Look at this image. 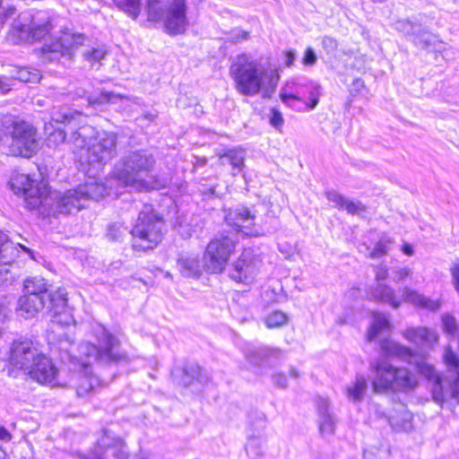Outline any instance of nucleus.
I'll list each match as a JSON object with an SVG mask.
<instances>
[{
	"label": "nucleus",
	"instance_id": "obj_63",
	"mask_svg": "<svg viewBox=\"0 0 459 459\" xmlns=\"http://www.w3.org/2000/svg\"><path fill=\"white\" fill-rule=\"evenodd\" d=\"M281 99L282 101L287 102L289 100H298L297 97H295L292 94H287V93H281Z\"/></svg>",
	"mask_w": 459,
	"mask_h": 459
},
{
	"label": "nucleus",
	"instance_id": "obj_39",
	"mask_svg": "<svg viewBox=\"0 0 459 459\" xmlns=\"http://www.w3.org/2000/svg\"><path fill=\"white\" fill-rule=\"evenodd\" d=\"M274 353L275 351L267 347H262L255 350H248L246 357L251 364L259 366L265 362V360Z\"/></svg>",
	"mask_w": 459,
	"mask_h": 459
},
{
	"label": "nucleus",
	"instance_id": "obj_26",
	"mask_svg": "<svg viewBox=\"0 0 459 459\" xmlns=\"http://www.w3.org/2000/svg\"><path fill=\"white\" fill-rule=\"evenodd\" d=\"M177 267L184 277L198 278L202 273L201 261L195 255H180L177 260Z\"/></svg>",
	"mask_w": 459,
	"mask_h": 459
},
{
	"label": "nucleus",
	"instance_id": "obj_53",
	"mask_svg": "<svg viewBox=\"0 0 459 459\" xmlns=\"http://www.w3.org/2000/svg\"><path fill=\"white\" fill-rule=\"evenodd\" d=\"M321 94V87L319 85H316L311 91V99L308 107L310 109H314L319 101V95Z\"/></svg>",
	"mask_w": 459,
	"mask_h": 459
},
{
	"label": "nucleus",
	"instance_id": "obj_57",
	"mask_svg": "<svg viewBox=\"0 0 459 459\" xmlns=\"http://www.w3.org/2000/svg\"><path fill=\"white\" fill-rule=\"evenodd\" d=\"M199 191L206 198H211V197H213V196H218V194L216 192L215 186H203L200 188Z\"/></svg>",
	"mask_w": 459,
	"mask_h": 459
},
{
	"label": "nucleus",
	"instance_id": "obj_12",
	"mask_svg": "<svg viewBox=\"0 0 459 459\" xmlns=\"http://www.w3.org/2000/svg\"><path fill=\"white\" fill-rule=\"evenodd\" d=\"M236 241L229 236L216 237L208 244L204 260L207 270L221 273L235 250Z\"/></svg>",
	"mask_w": 459,
	"mask_h": 459
},
{
	"label": "nucleus",
	"instance_id": "obj_14",
	"mask_svg": "<svg viewBox=\"0 0 459 459\" xmlns=\"http://www.w3.org/2000/svg\"><path fill=\"white\" fill-rule=\"evenodd\" d=\"M10 185L15 194H23L25 205L30 210L39 207L48 195L46 186L43 188L35 186V181L26 174L14 176Z\"/></svg>",
	"mask_w": 459,
	"mask_h": 459
},
{
	"label": "nucleus",
	"instance_id": "obj_11",
	"mask_svg": "<svg viewBox=\"0 0 459 459\" xmlns=\"http://www.w3.org/2000/svg\"><path fill=\"white\" fill-rule=\"evenodd\" d=\"M10 153L13 156L30 157L38 148L35 129L25 121H14L11 131Z\"/></svg>",
	"mask_w": 459,
	"mask_h": 459
},
{
	"label": "nucleus",
	"instance_id": "obj_43",
	"mask_svg": "<svg viewBox=\"0 0 459 459\" xmlns=\"http://www.w3.org/2000/svg\"><path fill=\"white\" fill-rule=\"evenodd\" d=\"M325 197L333 203V207L342 210L348 198L333 189H328L325 192Z\"/></svg>",
	"mask_w": 459,
	"mask_h": 459
},
{
	"label": "nucleus",
	"instance_id": "obj_20",
	"mask_svg": "<svg viewBox=\"0 0 459 459\" xmlns=\"http://www.w3.org/2000/svg\"><path fill=\"white\" fill-rule=\"evenodd\" d=\"M257 264L251 261L248 254H242L240 258L235 262L230 271V277L238 282L245 284L251 283L257 274Z\"/></svg>",
	"mask_w": 459,
	"mask_h": 459
},
{
	"label": "nucleus",
	"instance_id": "obj_59",
	"mask_svg": "<svg viewBox=\"0 0 459 459\" xmlns=\"http://www.w3.org/2000/svg\"><path fill=\"white\" fill-rule=\"evenodd\" d=\"M285 56H286V60H285L286 65L287 66L292 65L293 62L296 59V53H295V51H293V50L286 51L285 52Z\"/></svg>",
	"mask_w": 459,
	"mask_h": 459
},
{
	"label": "nucleus",
	"instance_id": "obj_27",
	"mask_svg": "<svg viewBox=\"0 0 459 459\" xmlns=\"http://www.w3.org/2000/svg\"><path fill=\"white\" fill-rule=\"evenodd\" d=\"M402 293L403 300L413 306L426 308L431 311L437 310L440 307V303L437 300L430 299L425 297L423 294L409 287H404L402 290Z\"/></svg>",
	"mask_w": 459,
	"mask_h": 459
},
{
	"label": "nucleus",
	"instance_id": "obj_22",
	"mask_svg": "<svg viewBox=\"0 0 459 459\" xmlns=\"http://www.w3.org/2000/svg\"><path fill=\"white\" fill-rule=\"evenodd\" d=\"M402 335L410 342L429 348H432L438 341L437 332L425 326L408 327L402 332Z\"/></svg>",
	"mask_w": 459,
	"mask_h": 459
},
{
	"label": "nucleus",
	"instance_id": "obj_4",
	"mask_svg": "<svg viewBox=\"0 0 459 459\" xmlns=\"http://www.w3.org/2000/svg\"><path fill=\"white\" fill-rule=\"evenodd\" d=\"M156 163L152 152L145 149L126 152L117 164L114 176L125 186L143 191L152 187L151 172Z\"/></svg>",
	"mask_w": 459,
	"mask_h": 459
},
{
	"label": "nucleus",
	"instance_id": "obj_16",
	"mask_svg": "<svg viewBox=\"0 0 459 459\" xmlns=\"http://www.w3.org/2000/svg\"><path fill=\"white\" fill-rule=\"evenodd\" d=\"M226 222L238 232L247 236H256L255 214L249 208L241 206L229 209L225 213Z\"/></svg>",
	"mask_w": 459,
	"mask_h": 459
},
{
	"label": "nucleus",
	"instance_id": "obj_19",
	"mask_svg": "<svg viewBox=\"0 0 459 459\" xmlns=\"http://www.w3.org/2000/svg\"><path fill=\"white\" fill-rule=\"evenodd\" d=\"M113 450L116 459H127L128 453L122 439L115 437L109 431H104V435L98 440L97 446L85 459H103V450Z\"/></svg>",
	"mask_w": 459,
	"mask_h": 459
},
{
	"label": "nucleus",
	"instance_id": "obj_52",
	"mask_svg": "<svg viewBox=\"0 0 459 459\" xmlns=\"http://www.w3.org/2000/svg\"><path fill=\"white\" fill-rule=\"evenodd\" d=\"M317 57L311 48H307L305 51L302 63L305 65L312 66L316 63Z\"/></svg>",
	"mask_w": 459,
	"mask_h": 459
},
{
	"label": "nucleus",
	"instance_id": "obj_23",
	"mask_svg": "<svg viewBox=\"0 0 459 459\" xmlns=\"http://www.w3.org/2000/svg\"><path fill=\"white\" fill-rule=\"evenodd\" d=\"M84 206L83 197L77 187L67 190L58 197L56 211L59 213L71 214L79 212Z\"/></svg>",
	"mask_w": 459,
	"mask_h": 459
},
{
	"label": "nucleus",
	"instance_id": "obj_41",
	"mask_svg": "<svg viewBox=\"0 0 459 459\" xmlns=\"http://www.w3.org/2000/svg\"><path fill=\"white\" fill-rule=\"evenodd\" d=\"M287 322V315L282 311L279 310L273 311V313L269 314L264 319V323L268 328L281 327L286 325Z\"/></svg>",
	"mask_w": 459,
	"mask_h": 459
},
{
	"label": "nucleus",
	"instance_id": "obj_13",
	"mask_svg": "<svg viewBox=\"0 0 459 459\" xmlns=\"http://www.w3.org/2000/svg\"><path fill=\"white\" fill-rule=\"evenodd\" d=\"M381 350L386 356L397 357L413 365L418 372L428 378L436 377V372L425 358L419 357L410 347L402 345L392 340H384L380 344Z\"/></svg>",
	"mask_w": 459,
	"mask_h": 459
},
{
	"label": "nucleus",
	"instance_id": "obj_38",
	"mask_svg": "<svg viewBox=\"0 0 459 459\" xmlns=\"http://www.w3.org/2000/svg\"><path fill=\"white\" fill-rule=\"evenodd\" d=\"M126 98L124 95L117 94L113 91H102L98 95H91L88 98L90 105H103L107 103H117L118 100Z\"/></svg>",
	"mask_w": 459,
	"mask_h": 459
},
{
	"label": "nucleus",
	"instance_id": "obj_5",
	"mask_svg": "<svg viewBox=\"0 0 459 459\" xmlns=\"http://www.w3.org/2000/svg\"><path fill=\"white\" fill-rule=\"evenodd\" d=\"M90 42L82 34L65 33L59 39L41 48L42 59L52 62L62 57L70 61L78 51L85 61L93 65L106 56L107 50L103 47L92 46Z\"/></svg>",
	"mask_w": 459,
	"mask_h": 459
},
{
	"label": "nucleus",
	"instance_id": "obj_24",
	"mask_svg": "<svg viewBox=\"0 0 459 459\" xmlns=\"http://www.w3.org/2000/svg\"><path fill=\"white\" fill-rule=\"evenodd\" d=\"M19 309L25 318H31L47 305V295H22L18 301Z\"/></svg>",
	"mask_w": 459,
	"mask_h": 459
},
{
	"label": "nucleus",
	"instance_id": "obj_8",
	"mask_svg": "<svg viewBox=\"0 0 459 459\" xmlns=\"http://www.w3.org/2000/svg\"><path fill=\"white\" fill-rule=\"evenodd\" d=\"M0 21L4 25L9 26L6 38L14 44L39 40L49 31L48 23L34 25L30 14L18 13L16 8L13 6L0 13Z\"/></svg>",
	"mask_w": 459,
	"mask_h": 459
},
{
	"label": "nucleus",
	"instance_id": "obj_29",
	"mask_svg": "<svg viewBox=\"0 0 459 459\" xmlns=\"http://www.w3.org/2000/svg\"><path fill=\"white\" fill-rule=\"evenodd\" d=\"M368 392V382L361 375H357L353 381L348 384L344 388V394L347 399L352 403H360Z\"/></svg>",
	"mask_w": 459,
	"mask_h": 459
},
{
	"label": "nucleus",
	"instance_id": "obj_49",
	"mask_svg": "<svg viewBox=\"0 0 459 459\" xmlns=\"http://www.w3.org/2000/svg\"><path fill=\"white\" fill-rule=\"evenodd\" d=\"M322 47L327 53H333L338 48V42L335 39L325 36L322 39Z\"/></svg>",
	"mask_w": 459,
	"mask_h": 459
},
{
	"label": "nucleus",
	"instance_id": "obj_56",
	"mask_svg": "<svg viewBox=\"0 0 459 459\" xmlns=\"http://www.w3.org/2000/svg\"><path fill=\"white\" fill-rule=\"evenodd\" d=\"M52 119L56 123L70 124L73 120V117L67 114L55 113L52 115Z\"/></svg>",
	"mask_w": 459,
	"mask_h": 459
},
{
	"label": "nucleus",
	"instance_id": "obj_18",
	"mask_svg": "<svg viewBox=\"0 0 459 459\" xmlns=\"http://www.w3.org/2000/svg\"><path fill=\"white\" fill-rule=\"evenodd\" d=\"M39 354L31 341H15L11 347L9 360L14 368L24 372Z\"/></svg>",
	"mask_w": 459,
	"mask_h": 459
},
{
	"label": "nucleus",
	"instance_id": "obj_6",
	"mask_svg": "<svg viewBox=\"0 0 459 459\" xmlns=\"http://www.w3.org/2000/svg\"><path fill=\"white\" fill-rule=\"evenodd\" d=\"M373 373L371 381L375 394H385L390 391L406 392L416 387V377L406 368H396L383 359L370 362Z\"/></svg>",
	"mask_w": 459,
	"mask_h": 459
},
{
	"label": "nucleus",
	"instance_id": "obj_64",
	"mask_svg": "<svg viewBox=\"0 0 459 459\" xmlns=\"http://www.w3.org/2000/svg\"><path fill=\"white\" fill-rule=\"evenodd\" d=\"M10 90L9 85L5 82L3 78H0V91H8Z\"/></svg>",
	"mask_w": 459,
	"mask_h": 459
},
{
	"label": "nucleus",
	"instance_id": "obj_37",
	"mask_svg": "<svg viewBox=\"0 0 459 459\" xmlns=\"http://www.w3.org/2000/svg\"><path fill=\"white\" fill-rule=\"evenodd\" d=\"M116 6L129 17L136 19L141 13V0H112Z\"/></svg>",
	"mask_w": 459,
	"mask_h": 459
},
{
	"label": "nucleus",
	"instance_id": "obj_55",
	"mask_svg": "<svg viewBox=\"0 0 459 459\" xmlns=\"http://www.w3.org/2000/svg\"><path fill=\"white\" fill-rule=\"evenodd\" d=\"M270 122L275 128H280L283 124L281 114L278 110L273 109Z\"/></svg>",
	"mask_w": 459,
	"mask_h": 459
},
{
	"label": "nucleus",
	"instance_id": "obj_58",
	"mask_svg": "<svg viewBox=\"0 0 459 459\" xmlns=\"http://www.w3.org/2000/svg\"><path fill=\"white\" fill-rule=\"evenodd\" d=\"M273 383L279 387H286L287 386V378L285 376L281 374L274 375L273 377Z\"/></svg>",
	"mask_w": 459,
	"mask_h": 459
},
{
	"label": "nucleus",
	"instance_id": "obj_3",
	"mask_svg": "<svg viewBox=\"0 0 459 459\" xmlns=\"http://www.w3.org/2000/svg\"><path fill=\"white\" fill-rule=\"evenodd\" d=\"M70 141L82 163L100 168L117 154V134L113 132L102 131L95 135L92 126H83L72 134Z\"/></svg>",
	"mask_w": 459,
	"mask_h": 459
},
{
	"label": "nucleus",
	"instance_id": "obj_47",
	"mask_svg": "<svg viewBox=\"0 0 459 459\" xmlns=\"http://www.w3.org/2000/svg\"><path fill=\"white\" fill-rule=\"evenodd\" d=\"M18 78L23 82H39L40 75L38 71H30L28 69H22L18 72Z\"/></svg>",
	"mask_w": 459,
	"mask_h": 459
},
{
	"label": "nucleus",
	"instance_id": "obj_50",
	"mask_svg": "<svg viewBox=\"0 0 459 459\" xmlns=\"http://www.w3.org/2000/svg\"><path fill=\"white\" fill-rule=\"evenodd\" d=\"M66 138V134L62 129H56L48 136V144L55 143L58 144L60 143H64Z\"/></svg>",
	"mask_w": 459,
	"mask_h": 459
},
{
	"label": "nucleus",
	"instance_id": "obj_54",
	"mask_svg": "<svg viewBox=\"0 0 459 459\" xmlns=\"http://www.w3.org/2000/svg\"><path fill=\"white\" fill-rule=\"evenodd\" d=\"M249 33L245 30H236L231 33L230 39L234 43L241 42L248 39Z\"/></svg>",
	"mask_w": 459,
	"mask_h": 459
},
{
	"label": "nucleus",
	"instance_id": "obj_40",
	"mask_svg": "<svg viewBox=\"0 0 459 459\" xmlns=\"http://www.w3.org/2000/svg\"><path fill=\"white\" fill-rule=\"evenodd\" d=\"M436 39L437 37L435 35L430 34L428 31L422 30L420 27H419V30L416 31V34L413 37L412 41L416 46L425 49L434 45Z\"/></svg>",
	"mask_w": 459,
	"mask_h": 459
},
{
	"label": "nucleus",
	"instance_id": "obj_33",
	"mask_svg": "<svg viewBox=\"0 0 459 459\" xmlns=\"http://www.w3.org/2000/svg\"><path fill=\"white\" fill-rule=\"evenodd\" d=\"M177 377L178 384L183 386H189L195 380L201 382V368L195 363L186 364L178 371Z\"/></svg>",
	"mask_w": 459,
	"mask_h": 459
},
{
	"label": "nucleus",
	"instance_id": "obj_7",
	"mask_svg": "<svg viewBox=\"0 0 459 459\" xmlns=\"http://www.w3.org/2000/svg\"><path fill=\"white\" fill-rule=\"evenodd\" d=\"M164 229L163 219L152 205H144L130 231L134 238L133 248L143 251L153 249L161 241Z\"/></svg>",
	"mask_w": 459,
	"mask_h": 459
},
{
	"label": "nucleus",
	"instance_id": "obj_25",
	"mask_svg": "<svg viewBox=\"0 0 459 459\" xmlns=\"http://www.w3.org/2000/svg\"><path fill=\"white\" fill-rule=\"evenodd\" d=\"M245 151L241 148L228 149L218 153L219 164L230 166L232 175L241 171L245 165Z\"/></svg>",
	"mask_w": 459,
	"mask_h": 459
},
{
	"label": "nucleus",
	"instance_id": "obj_1",
	"mask_svg": "<svg viewBox=\"0 0 459 459\" xmlns=\"http://www.w3.org/2000/svg\"><path fill=\"white\" fill-rule=\"evenodd\" d=\"M92 334L96 338L99 346L91 342H83L79 346V359L85 368L84 372L79 374L78 383L75 386L77 395L82 397L100 385V380L89 369L91 362L100 364L118 363L127 360L126 352L119 351L120 341L108 329L98 323L91 326Z\"/></svg>",
	"mask_w": 459,
	"mask_h": 459
},
{
	"label": "nucleus",
	"instance_id": "obj_51",
	"mask_svg": "<svg viewBox=\"0 0 459 459\" xmlns=\"http://www.w3.org/2000/svg\"><path fill=\"white\" fill-rule=\"evenodd\" d=\"M126 230V229L122 225L117 223L113 224L108 229V237L112 240L117 239Z\"/></svg>",
	"mask_w": 459,
	"mask_h": 459
},
{
	"label": "nucleus",
	"instance_id": "obj_30",
	"mask_svg": "<svg viewBox=\"0 0 459 459\" xmlns=\"http://www.w3.org/2000/svg\"><path fill=\"white\" fill-rule=\"evenodd\" d=\"M330 402L325 398L317 400V410L319 413V429L322 434H332L334 430L335 419L328 411Z\"/></svg>",
	"mask_w": 459,
	"mask_h": 459
},
{
	"label": "nucleus",
	"instance_id": "obj_61",
	"mask_svg": "<svg viewBox=\"0 0 459 459\" xmlns=\"http://www.w3.org/2000/svg\"><path fill=\"white\" fill-rule=\"evenodd\" d=\"M387 277V271L385 269H379L376 273L377 281H380Z\"/></svg>",
	"mask_w": 459,
	"mask_h": 459
},
{
	"label": "nucleus",
	"instance_id": "obj_36",
	"mask_svg": "<svg viewBox=\"0 0 459 459\" xmlns=\"http://www.w3.org/2000/svg\"><path fill=\"white\" fill-rule=\"evenodd\" d=\"M265 438L262 436H250L246 445L247 454L250 459H259L264 455Z\"/></svg>",
	"mask_w": 459,
	"mask_h": 459
},
{
	"label": "nucleus",
	"instance_id": "obj_35",
	"mask_svg": "<svg viewBox=\"0 0 459 459\" xmlns=\"http://www.w3.org/2000/svg\"><path fill=\"white\" fill-rule=\"evenodd\" d=\"M24 291L26 294L47 295L49 293L48 285L41 277H30L24 281Z\"/></svg>",
	"mask_w": 459,
	"mask_h": 459
},
{
	"label": "nucleus",
	"instance_id": "obj_45",
	"mask_svg": "<svg viewBox=\"0 0 459 459\" xmlns=\"http://www.w3.org/2000/svg\"><path fill=\"white\" fill-rule=\"evenodd\" d=\"M342 210L352 215H360L366 212V206L359 201L347 199Z\"/></svg>",
	"mask_w": 459,
	"mask_h": 459
},
{
	"label": "nucleus",
	"instance_id": "obj_28",
	"mask_svg": "<svg viewBox=\"0 0 459 459\" xmlns=\"http://www.w3.org/2000/svg\"><path fill=\"white\" fill-rule=\"evenodd\" d=\"M370 295L375 300L388 304L395 309L399 308L402 304L394 290L385 283L378 282L376 287L372 289Z\"/></svg>",
	"mask_w": 459,
	"mask_h": 459
},
{
	"label": "nucleus",
	"instance_id": "obj_34",
	"mask_svg": "<svg viewBox=\"0 0 459 459\" xmlns=\"http://www.w3.org/2000/svg\"><path fill=\"white\" fill-rule=\"evenodd\" d=\"M391 328V324L387 316L381 313H373V321L368 331V338L369 341L375 339L377 335Z\"/></svg>",
	"mask_w": 459,
	"mask_h": 459
},
{
	"label": "nucleus",
	"instance_id": "obj_48",
	"mask_svg": "<svg viewBox=\"0 0 459 459\" xmlns=\"http://www.w3.org/2000/svg\"><path fill=\"white\" fill-rule=\"evenodd\" d=\"M411 274V269L409 267H398L393 271V281L396 283L405 280Z\"/></svg>",
	"mask_w": 459,
	"mask_h": 459
},
{
	"label": "nucleus",
	"instance_id": "obj_42",
	"mask_svg": "<svg viewBox=\"0 0 459 459\" xmlns=\"http://www.w3.org/2000/svg\"><path fill=\"white\" fill-rule=\"evenodd\" d=\"M393 240L389 237H382L376 244L374 249L370 252V258H377L386 255L390 249Z\"/></svg>",
	"mask_w": 459,
	"mask_h": 459
},
{
	"label": "nucleus",
	"instance_id": "obj_9",
	"mask_svg": "<svg viewBox=\"0 0 459 459\" xmlns=\"http://www.w3.org/2000/svg\"><path fill=\"white\" fill-rule=\"evenodd\" d=\"M168 0H149L148 16L151 21L164 19V26L169 34L185 32L187 27L186 0H172L166 9Z\"/></svg>",
	"mask_w": 459,
	"mask_h": 459
},
{
	"label": "nucleus",
	"instance_id": "obj_46",
	"mask_svg": "<svg viewBox=\"0 0 459 459\" xmlns=\"http://www.w3.org/2000/svg\"><path fill=\"white\" fill-rule=\"evenodd\" d=\"M442 325L444 331L450 335H455L458 330L455 318L450 315L443 316Z\"/></svg>",
	"mask_w": 459,
	"mask_h": 459
},
{
	"label": "nucleus",
	"instance_id": "obj_60",
	"mask_svg": "<svg viewBox=\"0 0 459 459\" xmlns=\"http://www.w3.org/2000/svg\"><path fill=\"white\" fill-rule=\"evenodd\" d=\"M12 437L9 431H7L4 427H0V439L8 441Z\"/></svg>",
	"mask_w": 459,
	"mask_h": 459
},
{
	"label": "nucleus",
	"instance_id": "obj_10",
	"mask_svg": "<svg viewBox=\"0 0 459 459\" xmlns=\"http://www.w3.org/2000/svg\"><path fill=\"white\" fill-rule=\"evenodd\" d=\"M443 359L447 367L455 370V377L452 380L437 377L432 387L433 400L440 405L450 400L459 403V358L451 347L447 346Z\"/></svg>",
	"mask_w": 459,
	"mask_h": 459
},
{
	"label": "nucleus",
	"instance_id": "obj_31",
	"mask_svg": "<svg viewBox=\"0 0 459 459\" xmlns=\"http://www.w3.org/2000/svg\"><path fill=\"white\" fill-rule=\"evenodd\" d=\"M394 411L398 413L397 415H390L388 417V422L390 426L397 431L403 430L408 431L411 429V414L407 411L406 407L403 403L396 404Z\"/></svg>",
	"mask_w": 459,
	"mask_h": 459
},
{
	"label": "nucleus",
	"instance_id": "obj_44",
	"mask_svg": "<svg viewBox=\"0 0 459 459\" xmlns=\"http://www.w3.org/2000/svg\"><path fill=\"white\" fill-rule=\"evenodd\" d=\"M420 25L412 23L407 20L398 21L395 23V29L406 35H411L412 38L415 36L416 31L419 30Z\"/></svg>",
	"mask_w": 459,
	"mask_h": 459
},
{
	"label": "nucleus",
	"instance_id": "obj_17",
	"mask_svg": "<svg viewBox=\"0 0 459 459\" xmlns=\"http://www.w3.org/2000/svg\"><path fill=\"white\" fill-rule=\"evenodd\" d=\"M24 374L39 384L59 385L58 381H56V368L52 360L41 352L31 365L28 367V369L24 371Z\"/></svg>",
	"mask_w": 459,
	"mask_h": 459
},
{
	"label": "nucleus",
	"instance_id": "obj_21",
	"mask_svg": "<svg viewBox=\"0 0 459 459\" xmlns=\"http://www.w3.org/2000/svg\"><path fill=\"white\" fill-rule=\"evenodd\" d=\"M19 247L31 254L30 249L20 244L13 243L5 233L0 232V274L8 273L7 267L14 262L18 256Z\"/></svg>",
	"mask_w": 459,
	"mask_h": 459
},
{
	"label": "nucleus",
	"instance_id": "obj_62",
	"mask_svg": "<svg viewBox=\"0 0 459 459\" xmlns=\"http://www.w3.org/2000/svg\"><path fill=\"white\" fill-rule=\"evenodd\" d=\"M402 250L407 255H412L414 253L412 247L407 243L403 246Z\"/></svg>",
	"mask_w": 459,
	"mask_h": 459
},
{
	"label": "nucleus",
	"instance_id": "obj_15",
	"mask_svg": "<svg viewBox=\"0 0 459 459\" xmlns=\"http://www.w3.org/2000/svg\"><path fill=\"white\" fill-rule=\"evenodd\" d=\"M67 293L64 289L49 292L47 296L48 309L51 313L53 323L65 326L74 322L70 308L67 306Z\"/></svg>",
	"mask_w": 459,
	"mask_h": 459
},
{
	"label": "nucleus",
	"instance_id": "obj_2",
	"mask_svg": "<svg viewBox=\"0 0 459 459\" xmlns=\"http://www.w3.org/2000/svg\"><path fill=\"white\" fill-rule=\"evenodd\" d=\"M236 90L242 95L271 98L280 79L275 70L266 69L246 54L237 56L230 66Z\"/></svg>",
	"mask_w": 459,
	"mask_h": 459
},
{
	"label": "nucleus",
	"instance_id": "obj_32",
	"mask_svg": "<svg viewBox=\"0 0 459 459\" xmlns=\"http://www.w3.org/2000/svg\"><path fill=\"white\" fill-rule=\"evenodd\" d=\"M78 189L82 197H83L84 204L90 199L99 200L106 195H109L108 187L105 184L96 181L87 182L83 186H79Z\"/></svg>",
	"mask_w": 459,
	"mask_h": 459
}]
</instances>
